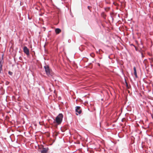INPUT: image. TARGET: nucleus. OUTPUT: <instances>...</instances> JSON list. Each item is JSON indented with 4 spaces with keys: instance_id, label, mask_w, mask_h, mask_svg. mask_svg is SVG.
<instances>
[{
    "instance_id": "1",
    "label": "nucleus",
    "mask_w": 153,
    "mask_h": 153,
    "mask_svg": "<svg viewBox=\"0 0 153 153\" xmlns=\"http://www.w3.org/2000/svg\"><path fill=\"white\" fill-rule=\"evenodd\" d=\"M63 117V114H59L56 118V123L59 124H60L62 121Z\"/></svg>"
},
{
    "instance_id": "2",
    "label": "nucleus",
    "mask_w": 153,
    "mask_h": 153,
    "mask_svg": "<svg viewBox=\"0 0 153 153\" xmlns=\"http://www.w3.org/2000/svg\"><path fill=\"white\" fill-rule=\"evenodd\" d=\"M44 68L45 69L46 75L48 76H51L52 75L49 66L48 65H46L44 66Z\"/></svg>"
},
{
    "instance_id": "3",
    "label": "nucleus",
    "mask_w": 153,
    "mask_h": 153,
    "mask_svg": "<svg viewBox=\"0 0 153 153\" xmlns=\"http://www.w3.org/2000/svg\"><path fill=\"white\" fill-rule=\"evenodd\" d=\"M23 51L25 53L27 56L29 55V49L27 48L26 46H24L23 47Z\"/></svg>"
},
{
    "instance_id": "4",
    "label": "nucleus",
    "mask_w": 153,
    "mask_h": 153,
    "mask_svg": "<svg viewBox=\"0 0 153 153\" xmlns=\"http://www.w3.org/2000/svg\"><path fill=\"white\" fill-rule=\"evenodd\" d=\"M49 148L48 147L44 148L43 146V148L42 150L40 151L41 153H46L48 152Z\"/></svg>"
},
{
    "instance_id": "5",
    "label": "nucleus",
    "mask_w": 153,
    "mask_h": 153,
    "mask_svg": "<svg viewBox=\"0 0 153 153\" xmlns=\"http://www.w3.org/2000/svg\"><path fill=\"white\" fill-rule=\"evenodd\" d=\"M80 107L79 106H76L75 107L76 112H77L79 114H80L82 112V110L80 109Z\"/></svg>"
},
{
    "instance_id": "6",
    "label": "nucleus",
    "mask_w": 153,
    "mask_h": 153,
    "mask_svg": "<svg viewBox=\"0 0 153 153\" xmlns=\"http://www.w3.org/2000/svg\"><path fill=\"white\" fill-rule=\"evenodd\" d=\"M55 31L56 34H58L61 32V30L59 28H57L55 29Z\"/></svg>"
},
{
    "instance_id": "7",
    "label": "nucleus",
    "mask_w": 153,
    "mask_h": 153,
    "mask_svg": "<svg viewBox=\"0 0 153 153\" xmlns=\"http://www.w3.org/2000/svg\"><path fill=\"white\" fill-rule=\"evenodd\" d=\"M133 69H134V74L135 76V77H136V78H137V75L136 70V67L135 66H134V67Z\"/></svg>"
},
{
    "instance_id": "8",
    "label": "nucleus",
    "mask_w": 153,
    "mask_h": 153,
    "mask_svg": "<svg viewBox=\"0 0 153 153\" xmlns=\"http://www.w3.org/2000/svg\"><path fill=\"white\" fill-rule=\"evenodd\" d=\"M0 73H1V72L2 71V65L1 64V61L0 62Z\"/></svg>"
},
{
    "instance_id": "9",
    "label": "nucleus",
    "mask_w": 153,
    "mask_h": 153,
    "mask_svg": "<svg viewBox=\"0 0 153 153\" xmlns=\"http://www.w3.org/2000/svg\"><path fill=\"white\" fill-rule=\"evenodd\" d=\"M8 74L11 76L13 75V73L10 71H9L8 73Z\"/></svg>"
},
{
    "instance_id": "10",
    "label": "nucleus",
    "mask_w": 153,
    "mask_h": 153,
    "mask_svg": "<svg viewBox=\"0 0 153 153\" xmlns=\"http://www.w3.org/2000/svg\"><path fill=\"white\" fill-rule=\"evenodd\" d=\"M134 48H135V50L136 51H137V48H136V47L134 46Z\"/></svg>"
},
{
    "instance_id": "11",
    "label": "nucleus",
    "mask_w": 153,
    "mask_h": 153,
    "mask_svg": "<svg viewBox=\"0 0 153 153\" xmlns=\"http://www.w3.org/2000/svg\"><path fill=\"white\" fill-rule=\"evenodd\" d=\"M90 6H88V9H89V10H90Z\"/></svg>"
},
{
    "instance_id": "12",
    "label": "nucleus",
    "mask_w": 153,
    "mask_h": 153,
    "mask_svg": "<svg viewBox=\"0 0 153 153\" xmlns=\"http://www.w3.org/2000/svg\"><path fill=\"white\" fill-rule=\"evenodd\" d=\"M126 86L127 87L128 86V83H127V82H126Z\"/></svg>"
},
{
    "instance_id": "13",
    "label": "nucleus",
    "mask_w": 153,
    "mask_h": 153,
    "mask_svg": "<svg viewBox=\"0 0 153 153\" xmlns=\"http://www.w3.org/2000/svg\"><path fill=\"white\" fill-rule=\"evenodd\" d=\"M131 45H133V46H134V45H133V44H131Z\"/></svg>"
},
{
    "instance_id": "14",
    "label": "nucleus",
    "mask_w": 153,
    "mask_h": 153,
    "mask_svg": "<svg viewBox=\"0 0 153 153\" xmlns=\"http://www.w3.org/2000/svg\"><path fill=\"white\" fill-rule=\"evenodd\" d=\"M141 53L142 55H143L142 53Z\"/></svg>"
},
{
    "instance_id": "15",
    "label": "nucleus",
    "mask_w": 153,
    "mask_h": 153,
    "mask_svg": "<svg viewBox=\"0 0 153 153\" xmlns=\"http://www.w3.org/2000/svg\"><path fill=\"white\" fill-rule=\"evenodd\" d=\"M76 115H78V114H76Z\"/></svg>"
}]
</instances>
